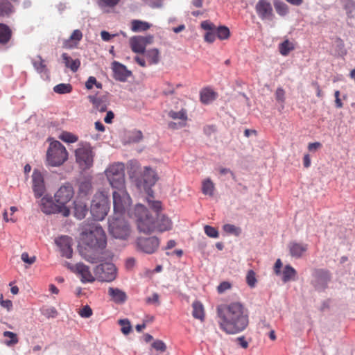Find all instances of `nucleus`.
Here are the masks:
<instances>
[{"label":"nucleus","mask_w":355,"mask_h":355,"mask_svg":"<svg viewBox=\"0 0 355 355\" xmlns=\"http://www.w3.org/2000/svg\"><path fill=\"white\" fill-rule=\"evenodd\" d=\"M40 208L42 212L46 214H60L64 217L70 214L69 207H60L58 203H55L51 197L44 196L40 200Z\"/></svg>","instance_id":"11"},{"label":"nucleus","mask_w":355,"mask_h":355,"mask_svg":"<svg viewBox=\"0 0 355 355\" xmlns=\"http://www.w3.org/2000/svg\"><path fill=\"white\" fill-rule=\"evenodd\" d=\"M238 344L243 349H246L248 347V343L245 340L243 336L239 337L236 338Z\"/></svg>","instance_id":"62"},{"label":"nucleus","mask_w":355,"mask_h":355,"mask_svg":"<svg viewBox=\"0 0 355 355\" xmlns=\"http://www.w3.org/2000/svg\"><path fill=\"white\" fill-rule=\"evenodd\" d=\"M130 216L133 218L137 223L139 232L150 234L156 229L155 220L148 210L141 204L137 205L133 211L130 214Z\"/></svg>","instance_id":"4"},{"label":"nucleus","mask_w":355,"mask_h":355,"mask_svg":"<svg viewBox=\"0 0 355 355\" xmlns=\"http://www.w3.org/2000/svg\"><path fill=\"white\" fill-rule=\"evenodd\" d=\"M282 280L284 282H287L291 280H294L297 275V272L294 268L290 265H286L283 270Z\"/></svg>","instance_id":"33"},{"label":"nucleus","mask_w":355,"mask_h":355,"mask_svg":"<svg viewBox=\"0 0 355 355\" xmlns=\"http://www.w3.org/2000/svg\"><path fill=\"white\" fill-rule=\"evenodd\" d=\"M108 295L116 304H123L127 300V295L125 293L119 288H114L112 287L109 288Z\"/></svg>","instance_id":"27"},{"label":"nucleus","mask_w":355,"mask_h":355,"mask_svg":"<svg viewBox=\"0 0 355 355\" xmlns=\"http://www.w3.org/2000/svg\"><path fill=\"white\" fill-rule=\"evenodd\" d=\"M215 190L214 184L210 179H206L202 184V192L205 195L212 196Z\"/></svg>","instance_id":"38"},{"label":"nucleus","mask_w":355,"mask_h":355,"mask_svg":"<svg viewBox=\"0 0 355 355\" xmlns=\"http://www.w3.org/2000/svg\"><path fill=\"white\" fill-rule=\"evenodd\" d=\"M145 55L149 64H156L159 61V51L157 49L148 50L146 52Z\"/></svg>","instance_id":"32"},{"label":"nucleus","mask_w":355,"mask_h":355,"mask_svg":"<svg viewBox=\"0 0 355 355\" xmlns=\"http://www.w3.org/2000/svg\"><path fill=\"white\" fill-rule=\"evenodd\" d=\"M114 214L123 216L131 205V198L126 187L114 189L112 193Z\"/></svg>","instance_id":"9"},{"label":"nucleus","mask_w":355,"mask_h":355,"mask_svg":"<svg viewBox=\"0 0 355 355\" xmlns=\"http://www.w3.org/2000/svg\"><path fill=\"white\" fill-rule=\"evenodd\" d=\"M96 279L100 282H111L116 277V267L110 262L101 263L94 269Z\"/></svg>","instance_id":"12"},{"label":"nucleus","mask_w":355,"mask_h":355,"mask_svg":"<svg viewBox=\"0 0 355 355\" xmlns=\"http://www.w3.org/2000/svg\"><path fill=\"white\" fill-rule=\"evenodd\" d=\"M120 0H99L101 6L113 8L119 3Z\"/></svg>","instance_id":"54"},{"label":"nucleus","mask_w":355,"mask_h":355,"mask_svg":"<svg viewBox=\"0 0 355 355\" xmlns=\"http://www.w3.org/2000/svg\"><path fill=\"white\" fill-rule=\"evenodd\" d=\"M75 155L76 162L83 169H87L92 166L94 155L89 144H80L75 151Z\"/></svg>","instance_id":"10"},{"label":"nucleus","mask_w":355,"mask_h":355,"mask_svg":"<svg viewBox=\"0 0 355 355\" xmlns=\"http://www.w3.org/2000/svg\"><path fill=\"white\" fill-rule=\"evenodd\" d=\"M200 26H201L202 28H203L204 30H207L208 31H211L216 30L214 24L207 20L203 21L201 23Z\"/></svg>","instance_id":"59"},{"label":"nucleus","mask_w":355,"mask_h":355,"mask_svg":"<svg viewBox=\"0 0 355 355\" xmlns=\"http://www.w3.org/2000/svg\"><path fill=\"white\" fill-rule=\"evenodd\" d=\"M216 314L220 329L227 334L240 333L248 326V311L240 302L218 305Z\"/></svg>","instance_id":"1"},{"label":"nucleus","mask_w":355,"mask_h":355,"mask_svg":"<svg viewBox=\"0 0 355 355\" xmlns=\"http://www.w3.org/2000/svg\"><path fill=\"white\" fill-rule=\"evenodd\" d=\"M294 49V44L290 42L288 40H284L279 45V53L284 56L288 55L289 53Z\"/></svg>","instance_id":"35"},{"label":"nucleus","mask_w":355,"mask_h":355,"mask_svg":"<svg viewBox=\"0 0 355 355\" xmlns=\"http://www.w3.org/2000/svg\"><path fill=\"white\" fill-rule=\"evenodd\" d=\"M88 209L85 204L83 202H75L74 205V216L78 219H83L87 214Z\"/></svg>","instance_id":"31"},{"label":"nucleus","mask_w":355,"mask_h":355,"mask_svg":"<svg viewBox=\"0 0 355 355\" xmlns=\"http://www.w3.org/2000/svg\"><path fill=\"white\" fill-rule=\"evenodd\" d=\"M216 33L217 37L221 40H227L230 36L229 28L225 26H221L216 28Z\"/></svg>","instance_id":"41"},{"label":"nucleus","mask_w":355,"mask_h":355,"mask_svg":"<svg viewBox=\"0 0 355 355\" xmlns=\"http://www.w3.org/2000/svg\"><path fill=\"white\" fill-rule=\"evenodd\" d=\"M193 311L192 315L193 318L200 320V321H203L205 319V311L204 307L202 303L200 302H194L192 304Z\"/></svg>","instance_id":"30"},{"label":"nucleus","mask_w":355,"mask_h":355,"mask_svg":"<svg viewBox=\"0 0 355 355\" xmlns=\"http://www.w3.org/2000/svg\"><path fill=\"white\" fill-rule=\"evenodd\" d=\"M73 194V187L69 184H64L55 193L54 199L59 206L67 207L66 205L71 200Z\"/></svg>","instance_id":"15"},{"label":"nucleus","mask_w":355,"mask_h":355,"mask_svg":"<svg viewBox=\"0 0 355 355\" xmlns=\"http://www.w3.org/2000/svg\"><path fill=\"white\" fill-rule=\"evenodd\" d=\"M223 228L225 232L235 236H239L241 232V228L232 224H225Z\"/></svg>","instance_id":"43"},{"label":"nucleus","mask_w":355,"mask_h":355,"mask_svg":"<svg viewBox=\"0 0 355 355\" xmlns=\"http://www.w3.org/2000/svg\"><path fill=\"white\" fill-rule=\"evenodd\" d=\"M3 336L10 338V341L7 342L8 345H14L18 343V338L17 334L11 331H4Z\"/></svg>","instance_id":"51"},{"label":"nucleus","mask_w":355,"mask_h":355,"mask_svg":"<svg viewBox=\"0 0 355 355\" xmlns=\"http://www.w3.org/2000/svg\"><path fill=\"white\" fill-rule=\"evenodd\" d=\"M152 347L156 349L157 351H159L161 352H164L166 349V346L165 343L160 340H157L152 344Z\"/></svg>","instance_id":"52"},{"label":"nucleus","mask_w":355,"mask_h":355,"mask_svg":"<svg viewBox=\"0 0 355 355\" xmlns=\"http://www.w3.org/2000/svg\"><path fill=\"white\" fill-rule=\"evenodd\" d=\"M216 37V30L207 31L205 35V40L209 43H212L215 41Z\"/></svg>","instance_id":"55"},{"label":"nucleus","mask_w":355,"mask_h":355,"mask_svg":"<svg viewBox=\"0 0 355 355\" xmlns=\"http://www.w3.org/2000/svg\"><path fill=\"white\" fill-rule=\"evenodd\" d=\"M92 189V184L89 181L85 180L80 183L79 191L84 195H87Z\"/></svg>","instance_id":"48"},{"label":"nucleus","mask_w":355,"mask_h":355,"mask_svg":"<svg viewBox=\"0 0 355 355\" xmlns=\"http://www.w3.org/2000/svg\"><path fill=\"white\" fill-rule=\"evenodd\" d=\"M41 312L43 315L47 318H55L58 316V311L53 306H45L41 309Z\"/></svg>","instance_id":"40"},{"label":"nucleus","mask_w":355,"mask_h":355,"mask_svg":"<svg viewBox=\"0 0 355 355\" xmlns=\"http://www.w3.org/2000/svg\"><path fill=\"white\" fill-rule=\"evenodd\" d=\"M93 311L91 307L88 305L84 306L79 311L78 314L85 318H88L92 315Z\"/></svg>","instance_id":"50"},{"label":"nucleus","mask_w":355,"mask_h":355,"mask_svg":"<svg viewBox=\"0 0 355 355\" xmlns=\"http://www.w3.org/2000/svg\"><path fill=\"white\" fill-rule=\"evenodd\" d=\"M153 41V36H133L130 40V46L132 51L137 53H145L146 47L148 44H150Z\"/></svg>","instance_id":"17"},{"label":"nucleus","mask_w":355,"mask_h":355,"mask_svg":"<svg viewBox=\"0 0 355 355\" xmlns=\"http://www.w3.org/2000/svg\"><path fill=\"white\" fill-rule=\"evenodd\" d=\"M159 241L155 236L139 237L136 242L137 250L146 254H153L157 250Z\"/></svg>","instance_id":"13"},{"label":"nucleus","mask_w":355,"mask_h":355,"mask_svg":"<svg viewBox=\"0 0 355 355\" xmlns=\"http://www.w3.org/2000/svg\"><path fill=\"white\" fill-rule=\"evenodd\" d=\"M110 209L109 198L103 191H98L94 196L91 205V214L96 220H102Z\"/></svg>","instance_id":"6"},{"label":"nucleus","mask_w":355,"mask_h":355,"mask_svg":"<svg viewBox=\"0 0 355 355\" xmlns=\"http://www.w3.org/2000/svg\"><path fill=\"white\" fill-rule=\"evenodd\" d=\"M114 78L116 80L124 82L130 76L131 71H128L126 67L119 62L114 61L112 64Z\"/></svg>","instance_id":"20"},{"label":"nucleus","mask_w":355,"mask_h":355,"mask_svg":"<svg viewBox=\"0 0 355 355\" xmlns=\"http://www.w3.org/2000/svg\"><path fill=\"white\" fill-rule=\"evenodd\" d=\"M205 234L211 238H218L219 236L218 230L211 226L205 225Z\"/></svg>","instance_id":"49"},{"label":"nucleus","mask_w":355,"mask_h":355,"mask_svg":"<svg viewBox=\"0 0 355 355\" xmlns=\"http://www.w3.org/2000/svg\"><path fill=\"white\" fill-rule=\"evenodd\" d=\"M96 78L94 76H90V77H89L88 80H87V82L85 83V87L87 89H91L93 87V86L94 85V84H96Z\"/></svg>","instance_id":"61"},{"label":"nucleus","mask_w":355,"mask_h":355,"mask_svg":"<svg viewBox=\"0 0 355 355\" xmlns=\"http://www.w3.org/2000/svg\"><path fill=\"white\" fill-rule=\"evenodd\" d=\"M159 298V297L157 293H153L151 297H148L146 299V302L149 304H155L158 306L160 304Z\"/></svg>","instance_id":"56"},{"label":"nucleus","mask_w":355,"mask_h":355,"mask_svg":"<svg viewBox=\"0 0 355 355\" xmlns=\"http://www.w3.org/2000/svg\"><path fill=\"white\" fill-rule=\"evenodd\" d=\"M82 38V32L78 29L74 30L70 37L63 42L62 46L65 49H73L78 45Z\"/></svg>","instance_id":"23"},{"label":"nucleus","mask_w":355,"mask_h":355,"mask_svg":"<svg viewBox=\"0 0 355 355\" xmlns=\"http://www.w3.org/2000/svg\"><path fill=\"white\" fill-rule=\"evenodd\" d=\"M72 89L73 87L69 83H60L53 87V92L59 94H69Z\"/></svg>","instance_id":"39"},{"label":"nucleus","mask_w":355,"mask_h":355,"mask_svg":"<svg viewBox=\"0 0 355 355\" xmlns=\"http://www.w3.org/2000/svg\"><path fill=\"white\" fill-rule=\"evenodd\" d=\"M288 249L291 255L293 257L298 259L302 257L306 252L308 250V244L293 241L288 244Z\"/></svg>","instance_id":"22"},{"label":"nucleus","mask_w":355,"mask_h":355,"mask_svg":"<svg viewBox=\"0 0 355 355\" xmlns=\"http://www.w3.org/2000/svg\"><path fill=\"white\" fill-rule=\"evenodd\" d=\"M101 38L105 42H108L111 40L112 37L114 36V35H111L107 31H103L101 33Z\"/></svg>","instance_id":"64"},{"label":"nucleus","mask_w":355,"mask_h":355,"mask_svg":"<svg viewBox=\"0 0 355 355\" xmlns=\"http://www.w3.org/2000/svg\"><path fill=\"white\" fill-rule=\"evenodd\" d=\"M168 116L172 119L180 120L178 122V127L186 126L187 121L188 120V116L185 109L182 108L178 112L171 110L168 112Z\"/></svg>","instance_id":"24"},{"label":"nucleus","mask_w":355,"mask_h":355,"mask_svg":"<svg viewBox=\"0 0 355 355\" xmlns=\"http://www.w3.org/2000/svg\"><path fill=\"white\" fill-rule=\"evenodd\" d=\"M216 98V93L210 89H205L200 92V101L204 104H208Z\"/></svg>","instance_id":"34"},{"label":"nucleus","mask_w":355,"mask_h":355,"mask_svg":"<svg viewBox=\"0 0 355 355\" xmlns=\"http://www.w3.org/2000/svg\"><path fill=\"white\" fill-rule=\"evenodd\" d=\"M32 189L36 198H41L46 192L44 177L42 171L35 168L32 174Z\"/></svg>","instance_id":"14"},{"label":"nucleus","mask_w":355,"mask_h":355,"mask_svg":"<svg viewBox=\"0 0 355 355\" xmlns=\"http://www.w3.org/2000/svg\"><path fill=\"white\" fill-rule=\"evenodd\" d=\"M68 159L65 147L58 141H52L46 152L47 164L51 166H60Z\"/></svg>","instance_id":"5"},{"label":"nucleus","mask_w":355,"mask_h":355,"mask_svg":"<svg viewBox=\"0 0 355 355\" xmlns=\"http://www.w3.org/2000/svg\"><path fill=\"white\" fill-rule=\"evenodd\" d=\"M21 259L24 263H28V265L34 263L36 261L35 256L29 257L28 253L26 252L21 254Z\"/></svg>","instance_id":"53"},{"label":"nucleus","mask_w":355,"mask_h":355,"mask_svg":"<svg viewBox=\"0 0 355 355\" xmlns=\"http://www.w3.org/2000/svg\"><path fill=\"white\" fill-rule=\"evenodd\" d=\"M12 32L10 28L3 23H0V45L6 46L10 41Z\"/></svg>","instance_id":"26"},{"label":"nucleus","mask_w":355,"mask_h":355,"mask_svg":"<svg viewBox=\"0 0 355 355\" xmlns=\"http://www.w3.org/2000/svg\"><path fill=\"white\" fill-rule=\"evenodd\" d=\"M33 64L35 69L40 73L44 71L46 65L44 64V60L40 56H38L37 59L33 60Z\"/></svg>","instance_id":"46"},{"label":"nucleus","mask_w":355,"mask_h":355,"mask_svg":"<svg viewBox=\"0 0 355 355\" xmlns=\"http://www.w3.org/2000/svg\"><path fill=\"white\" fill-rule=\"evenodd\" d=\"M109 232L110 234L119 239L125 240L130 235V227L128 223L124 220L123 216H119L113 215L109 219Z\"/></svg>","instance_id":"8"},{"label":"nucleus","mask_w":355,"mask_h":355,"mask_svg":"<svg viewBox=\"0 0 355 355\" xmlns=\"http://www.w3.org/2000/svg\"><path fill=\"white\" fill-rule=\"evenodd\" d=\"M156 229L155 230L159 232H164L171 229V220L164 215L157 214V220L155 221Z\"/></svg>","instance_id":"25"},{"label":"nucleus","mask_w":355,"mask_h":355,"mask_svg":"<svg viewBox=\"0 0 355 355\" xmlns=\"http://www.w3.org/2000/svg\"><path fill=\"white\" fill-rule=\"evenodd\" d=\"M246 282L250 287L254 288L255 286L257 279L256 274L253 270H250L248 272L246 275Z\"/></svg>","instance_id":"47"},{"label":"nucleus","mask_w":355,"mask_h":355,"mask_svg":"<svg viewBox=\"0 0 355 355\" xmlns=\"http://www.w3.org/2000/svg\"><path fill=\"white\" fill-rule=\"evenodd\" d=\"M282 266V263L279 259H278L274 266V272L277 275H279L280 274V269Z\"/></svg>","instance_id":"63"},{"label":"nucleus","mask_w":355,"mask_h":355,"mask_svg":"<svg viewBox=\"0 0 355 355\" xmlns=\"http://www.w3.org/2000/svg\"><path fill=\"white\" fill-rule=\"evenodd\" d=\"M150 24L146 21L134 19L131 21V30L133 32H142L148 30Z\"/></svg>","instance_id":"29"},{"label":"nucleus","mask_w":355,"mask_h":355,"mask_svg":"<svg viewBox=\"0 0 355 355\" xmlns=\"http://www.w3.org/2000/svg\"><path fill=\"white\" fill-rule=\"evenodd\" d=\"M255 10L259 17L262 20H272L274 13L272 6L267 0H259L255 6Z\"/></svg>","instance_id":"18"},{"label":"nucleus","mask_w":355,"mask_h":355,"mask_svg":"<svg viewBox=\"0 0 355 355\" xmlns=\"http://www.w3.org/2000/svg\"><path fill=\"white\" fill-rule=\"evenodd\" d=\"M71 241V238L68 236H62L55 241L57 245L60 248L62 256L67 259L72 257Z\"/></svg>","instance_id":"19"},{"label":"nucleus","mask_w":355,"mask_h":355,"mask_svg":"<svg viewBox=\"0 0 355 355\" xmlns=\"http://www.w3.org/2000/svg\"><path fill=\"white\" fill-rule=\"evenodd\" d=\"M13 12V6L8 0H0V16H8Z\"/></svg>","instance_id":"36"},{"label":"nucleus","mask_w":355,"mask_h":355,"mask_svg":"<svg viewBox=\"0 0 355 355\" xmlns=\"http://www.w3.org/2000/svg\"><path fill=\"white\" fill-rule=\"evenodd\" d=\"M119 324L121 326V332L128 335L132 329L130 322L128 319H121L119 320Z\"/></svg>","instance_id":"44"},{"label":"nucleus","mask_w":355,"mask_h":355,"mask_svg":"<svg viewBox=\"0 0 355 355\" xmlns=\"http://www.w3.org/2000/svg\"><path fill=\"white\" fill-rule=\"evenodd\" d=\"M62 58L65 66L72 71L76 72L80 67V61L78 59L73 60L66 53H62Z\"/></svg>","instance_id":"28"},{"label":"nucleus","mask_w":355,"mask_h":355,"mask_svg":"<svg viewBox=\"0 0 355 355\" xmlns=\"http://www.w3.org/2000/svg\"><path fill=\"white\" fill-rule=\"evenodd\" d=\"M230 283H229L228 282H223L218 285L217 291L219 293H223V292L230 289Z\"/></svg>","instance_id":"58"},{"label":"nucleus","mask_w":355,"mask_h":355,"mask_svg":"<svg viewBox=\"0 0 355 355\" xmlns=\"http://www.w3.org/2000/svg\"><path fill=\"white\" fill-rule=\"evenodd\" d=\"M67 267L71 271L80 276V280L83 283H92L96 280V277L92 275L89 266L83 263H78L76 265H71L68 263Z\"/></svg>","instance_id":"16"},{"label":"nucleus","mask_w":355,"mask_h":355,"mask_svg":"<svg viewBox=\"0 0 355 355\" xmlns=\"http://www.w3.org/2000/svg\"><path fill=\"white\" fill-rule=\"evenodd\" d=\"M130 178L139 189H147L154 185L157 177L155 171L148 166L141 167L137 162H131L128 171Z\"/></svg>","instance_id":"3"},{"label":"nucleus","mask_w":355,"mask_h":355,"mask_svg":"<svg viewBox=\"0 0 355 355\" xmlns=\"http://www.w3.org/2000/svg\"><path fill=\"white\" fill-rule=\"evenodd\" d=\"M148 205L156 211H159L162 208L161 202L159 201H153L149 200Z\"/></svg>","instance_id":"60"},{"label":"nucleus","mask_w":355,"mask_h":355,"mask_svg":"<svg viewBox=\"0 0 355 355\" xmlns=\"http://www.w3.org/2000/svg\"><path fill=\"white\" fill-rule=\"evenodd\" d=\"M275 8L277 14L285 16L288 13V6L283 2H275Z\"/></svg>","instance_id":"45"},{"label":"nucleus","mask_w":355,"mask_h":355,"mask_svg":"<svg viewBox=\"0 0 355 355\" xmlns=\"http://www.w3.org/2000/svg\"><path fill=\"white\" fill-rule=\"evenodd\" d=\"M107 179L113 189L125 187V166L122 163L110 165L105 171Z\"/></svg>","instance_id":"7"},{"label":"nucleus","mask_w":355,"mask_h":355,"mask_svg":"<svg viewBox=\"0 0 355 355\" xmlns=\"http://www.w3.org/2000/svg\"><path fill=\"white\" fill-rule=\"evenodd\" d=\"M59 139L67 143H74L78 140V136L66 131L60 134Z\"/></svg>","instance_id":"42"},{"label":"nucleus","mask_w":355,"mask_h":355,"mask_svg":"<svg viewBox=\"0 0 355 355\" xmlns=\"http://www.w3.org/2000/svg\"><path fill=\"white\" fill-rule=\"evenodd\" d=\"M80 239L85 245V250L80 251L83 258L91 263L101 261L98 252L107 245L106 234L102 227L96 223L83 225Z\"/></svg>","instance_id":"2"},{"label":"nucleus","mask_w":355,"mask_h":355,"mask_svg":"<svg viewBox=\"0 0 355 355\" xmlns=\"http://www.w3.org/2000/svg\"><path fill=\"white\" fill-rule=\"evenodd\" d=\"M89 101L94 105V107L100 112H105L107 110V105L104 101L96 96H89Z\"/></svg>","instance_id":"37"},{"label":"nucleus","mask_w":355,"mask_h":355,"mask_svg":"<svg viewBox=\"0 0 355 355\" xmlns=\"http://www.w3.org/2000/svg\"><path fill=\"white\" fill-rule=\"evenodd\" d=\"M315 276L316 279L313 282V286L317 290L324 289L330 279L329 272L324 270H318L315 272Z\"/></svg>","instance_id":"21"},{"label":"nucleus","mask_w":355,"mask_h":355,"mask_svg":"<svg viewBox=\"0 0 355 355\" xmlns=\"http://www.w3.org/2000/svg\"><path fill=\"white\" fill-rule=\"evenodd\" d=\"M285 92L284 90L279 87L277 89L275 92V97L277 101L283 103L285 100Z\"/></svg>","instance_id":"57"}]
</instances>
